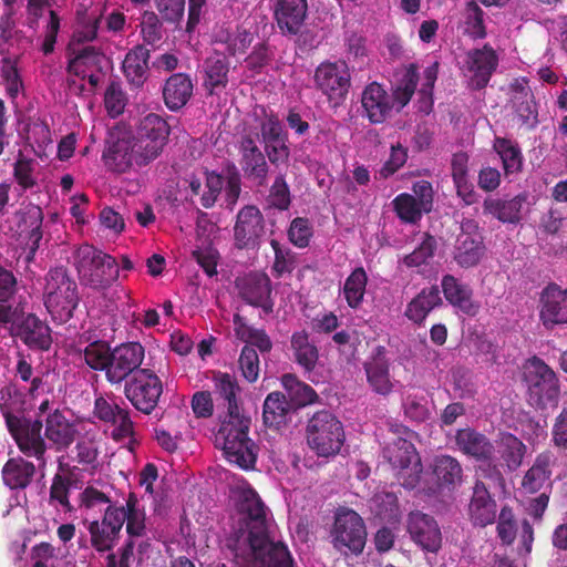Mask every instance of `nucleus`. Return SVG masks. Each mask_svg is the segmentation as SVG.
Instances as JSON below:
<instances>
[{"label": "nucleus", "mask_w": 567, "mask_h": 567, "mask_svg": "<svg viewBox=\"0 0 567 567\" xmlns=\"http://www.w3.org/2000/svg\"><path fill=\"white\" fill-rule=\"evenodd\" d=\"M76 430L58 409L45 417V437L56 445L58 450L66 449L75 439Z\"/></svg>", "instance_id": "nucleus-38"}, {"label": "nucleus", "mask_w": 567, "mask_h": 567, "mask_svg": "<svg viewBox=\"0 0 567 567\" xmlns=\"http://www.w3.org/2000/svg\"><path fill=\"white\" fill-rule=\"evenodd\" d=\"M457 449L466 456L478 460L491 458L495 449L491 440L472 427L460 429L455 434Z\"/></svg>", "instance_id": "nucleus-28"}, {"label": "nucleus", "mask_w": 567, "mask_h": 567, "mask_svg": "<svg viewBox=\"0 0 567 567\" xmlns=\"http://www.w3.org/2000/svg\"><path fill=\"white\" fill-rule=\"evenodd\" d=\"M368 284V275L363 267H357L346 279L343 296L348 306L357 309L361 306Z\"/></svg>", "instance_id": "nucleus-49"}, {"label": "nucleus", "mask_w": 567, "mask_h": 567, "mask_svg": "<svg viewBox=\"0 0 567 567\" xmlns=\"http://www.w3.org/2000/svg\"><path fill=\"white\" fill-rule=\"evenodd\" d=\"M4 420L19 450L28 457H35L41 466H45L47 444L41 433L43 429L42 420L19 417L10 411H4Z\"/></svg>", "instance_id": "nucleus-7"}, {"label": "nucleus", "mask_w": 567, "mask_h": 567, "mask_svg": "<svg viewBox=\"0 0 567 567\" xmlns=\"http://www.w3.org/2000/svg\"><path fill=\"white\" fill-rule=\"evenodd\" d=\"M220 425L218 431L221 433H230L233 430H241L249 431L251 419L248 414H246L244 406H237L236 409L225 410L223 414L219 415Z\"/></svg>", "instance_id": "nucleus-58"}, {"label": "nucleus", "mask_w": 567, "mask_h": 567, "mask_svg": "<svg viewBox=\"0 0 567 567\" xmlns=\"http://www.w3.org/2000/svg\"><path fill=\"white\" fill-rule=\"evenodd\" d=\"M150 50L144 44H136L125 55L122 63L124 76L135 87L142 86L148 75Z\"/></svg>", "instance_id": "nucleus-34"}, {"label": "nucleus", "mask_w": 567, "mask_h": 567, "mask_svg": "<svg viewBox=\"0 0 567 567\" xmlns=\"http://www.w3.org/2000/svg\"><path fill=\"white\" fill-rule=\"evenodd\" d=\"M498 55L492 45L484 44L466 53L465 69L468 73V87L480 91L487 86L498 66Z\"/></svg>", "instance_id": "nucleus-15"}, {"label": "nucleus", "mask_w": 567, "mask_h": 567, "mask_svg": "<svg viewBox=\"0 0 567 567\" xmlns=\"http://www.w3.org/2000/svg\"><path fill=\"white\" fill-rule=\"evenodd\" d=\"M34 474V464L22 457L8 460L2 468L3 482L11 489L25 488Z\"/></svg>", "instance_id": "nucleus-41"}, {"label": "nucleus", "mask_w": 567, "mask_h": 567, "mask_svg": "<svg viewBox=\"0 0 567 567\" xmlns=\"http://www.w3.org/2000/svg\"><path fill=\"white\" fill-rule=\"evenodd\" d=\"M471 229L476 230L477 225L474 220H466L456 238L454 260L463 268L476 266L485 251L482 235L478 231L471 233Z\"/></svg>", "instance_id": "nucleus-21"}, {"label": "nucleus", "mask_w": 567, "mask_h": 567, "mask_svg": "<svg viewBox=\"0 0 567 567\" xmlns=\"http://www.w3.org/2000/svg\"><path fill=\"white\" fill-rule=\"evenodd\" d=\"M105 164L112 169L123 173L135 164L132 140H117L103 152Z\"/></svg>", "instance_id": "nucleus-45"}, {"label": "nucleus", "mask_w": 567, "mask_h": 567, "mask_svg": "<svg viewBox=\"0 0 567 567\" xmlns=\"http://www.w3.org/2000/svg\"><path fill=\"white\" fill-rule=\"evenodd\" d=\"M408 532L412 540L423 550L437 553L442 545V533L435 518L420 511L408 517Z\"/></svg>", "instance_id": "nucleus-19"}, {"label": "nucleus", "mask_w": 567, "mask_h": 567, "mask_svg": "<svg viewBox=\"0 0 567 567\" xmlns=\"http://www.w3.org/2000/svg\"><path fill=\"white\" fill-rule=\"evenodd\" d=\"M73 265L81 282L92 289H104L118 277L116 259L89 244L75 249Z\"/></svg>", "instance_id": "nucleus-3"}, {"label": "nucleus", "mask_w": 567, "mask_h": 567, "mask_svg": "<svg viewBox=\"0 0 567 567\" xmlns=\"http://www.w3.org/2000/svg\"><path fill=\"white\" fill-rule=\"evenodd\" d=\"M61 478V474L56 473L50 486L49 502L51 505H59L65 513H72L74 511L73 505L70 503V487Z\"/></svg>", "instance_id": "nucleus-63"}, {"label": "nucleus", "mask_w": 567, "mask_h": 567, "mask_svg": "<svg viewBox=\"0 0 567 567\" xmlns=\"http://www.w3.org/2000/svg\"><path fill=\"white\" fill-rule=\"evenodd\" d=\"M312 237V227L308 218L296 217L288 229V238L298 248H306Z\"/></svg>", "instance_id": "nucleus-62"}, {"label": "nucleus", "mask_w": 567, "mask_h": 567, "mask_svg": "<svg viewBox=\"0 0 567 567\" xmlns=\"http://www.w3.org/2000/svg\"><path fill=\"white\" fill-rule=\"evenodd\" d=\"M145 348L140 342H125L113 348L105 380L111 385H120L142 371Z\"/></svg>", "instance_id": "nucleus-10"}, {"label": "nucleus", "mask_w": 567, "mask_h": 567, "mask_svg": "<svg viewBox=\"0 0 567 567\" xmlns=\"http://www.w3.org/2000/svg\"><path fill=\"white\" fill-rule=\"evenodd\" d=\"M122 528L123 518L114 509V505L110 504L104 512L102 520H93L87 526L92 547L99 553L112 550Z\"/></svg>", "instance_id": "nucleus-18"}, {"label": "nucleus", "mask_w": 567, "mask_h": 567, "mask_svg": "<svg viewBox=\"0 0 567 567\" xmlns=\"http://www.w3.org/2000/svg\"><path fill=\"white\" fill-rule=\"evenodd\" d=\"M136 134L165 145L169 135V126L163 117L150 113L141 120Z\"/></svg>", "instance_id": "nucleus-50"}, {"label": "nucleus", "mask_w": 567, "mask_h": 567, "mask_svg": "<svg viewBox=\"0 0 567 567\" xmlns=\"http://www.w3.org/2000/svg\"><path fill=\"white\" fill-rule=\"evenodd\" d=\"M528 403L536 409L556 406L560 386L555 371L542 359L533 357L524 370Z\"/></svg>", "instance_id": "nucleus-5"}, {"label": "nucleus", "mask_w": 567, "mask_h": 567, "mask_svg": "<svg viewBox=\"0 0 567 567\" xmlns=\"http://www.w3.org/2000/svg\"><path fill=\"white\" fill-rule=\"evenodd\" d=\"M295 362L306 372H312L319 361V349L306 330L295 331L290 339Z\"/></svg>", "instance_id": "nucleus-39"}, {"label": "nucleus", "mask_w": 567, "mask_h": 567, "mask_svg": "<svg viewBox=\"0 0 567 567\" xmlns=\"http://www.w3.org/2000/svg\"><path fill=\"white\" fill-rule=\"evenodd\" d=\"M556 457L553 452L544 451L538 454L534 464L525 473L520 488L526 494L538 493L545 485H550L551 466L555 464Z\"/></svg>", "instance_id": "nucleus-30"}, {"label": "nucleus", "mask_w": 567, "mask_h": 567, "mask_svg": "<svg viewBox=\"0 0 567 567\" xmlns=\"http://www.w3.org/2000/svg\"><path fill=\"white\" fill-rule=\"evenodd\" d=\"M260 135L264 144L288 138V133L285 131L281 121L272 112L266 114L265 120L260 123Z\"/></svg>", "instance_id": "nucleus-64"}, {"label": "nucleus", "mask_w": 567, "mask_h": 567, "mask_svg": "<svg viewBox=\"0 0 567 567\" xmlns=\"http://www.w3.org/2000/svg\"><path fill=\"white\" fill-rule=\"evenodd\" d=\"M393 209L398 217L409 224H415L421 220L423 210L416 198L409 193H401L392 200Z\"/></svg>", "instance_id": "nucleus-52"}, {"label": "nucleus", "mask_w": 567, "mask_h": 567, "mask_svg": "<svg viewBox=\"0 0 567 567\" xmlns=\"http://www.w3.org/2000/svg\"><path fill=\"white\" fill-rule=\"evenodd\" d=\"M539 307V318L546 328L567 324V289L549 284L540 293Z\"/></svg>", "instance_id": "nucleus-22"}, {"label": "nucleus", "mask_w": 567, "mask_h": 567, "mask_svg": "<svg viewBox=\"0 0 567 567\" xmlns=\"http://www.w3.org/2000/svg\"><path fill=\"white\" fill-rule=\"evenodd\" d=\"M331 537L337 549L347 548L352 554H361L367 542V529L362 517L350 508L338 509Z\"/></svg>", "instance_id": "nucleus-8"}, {"label": "nucleus", "mask_w": 567, "mask_h": 567, "mask_svg": "<svg viewBox=\"0 0 567 567\" xmlns=\"http://www.w3.org/2000/svg\"><path fill=\"white\" fill-rule=\"evenodd\" d=\"M282 384L289 393V402L292 404L293 411L319 401L318 393L313 388L305 382L297 380L292 374L282 377Z\"/></svg>", "instance_id": "nucleus-46"}, {"label": "nucleus", "mask_w": 567, "mask_h": 567, "mask_svg": "<svg viewBox=\"0 0 567 567\" xmlns=\"http://www.w3.org/2000/svg\"><path fill=\"white\" fill-rule=\"evenodd\" d=\"M11 336L20 339L29 349L48 351L52 344L51 329L34 313H21L10 328Z\"/></svg>", "instance_id": "nucleus-16"}, {"label": "nucleus", "mask_w": 567, "mask_h": 567, "mask_svg": "<svg viewBox=\"0 0 567 567\" xmlns=\"http://www.w3.org/2000/svg\"><path fill=\"white\" fill-rule=\"evenodd\" d=\"M316 87L324 94L331 107L337 109L347 97L350 73L344 62L321 63L315 71Z\"/></svg>", "instance_id": "nucleus-11"}, {"label": "nucleus", "mask_w": 567, "mask_h": 567, "mask_svg": "<svg viewBox=\"0 0 567 567\" xmlns=\"http://www.w3.org/2000/svg\"><path fill=\"white\" fill-rule=\"evenodd\" d=\"M441 286L449 303L467 316L477 315L480 305L473 301V290L470 286L461 284L452 275L443 276Z\"/></svg>", "instance_id": "nucleus-31"}, {"label": "nucleus", "mask_w": 567, "mask_h": 567, "mask_svg": "<svg viewBox=\"0 0 567 567\" xmlns=\"http://www.w3.org/2000/svg\"><path fill=\"white\" fill-rule=\"evenodd\" d=\"M248 434L249 431L241 427L228 434L221 431L216 433V443L221 446L226 458L245 471L255 467L258 455V446Z\"/></svg>", "instance_id": "nucleus-12"}, {"label": "nucleus", "mask_w": 567, "mask_h": 567, "mask_svg": "<svg viewBox=\"0 0 567 567\" xmlns=\"http://www.w3.org/2000/svg\"><path fill=\"white\" fill-rule=\"evenodd\" d=\"M292 411V404L282 392H270L262 405L264 424L269 429L280 430L287 425Z\"/></svg>", "instance_id": "nucleus-35"}, {"label": "nucleus", "mask_w": 567, "mask_h": 567, "mask_svg": "<svg viewBox=\"0 0 567 567\" xmlns=\"http://www.w3.org/2000/svg\"><path fill=\"white\" fill-rule=\"evenodd\" d=\"M126 523V533L130 537H142L145 534V512L140 507V501L135 493H130L125 505L114 506Z\"/></svg>", "instance_id": "nucleus-42"}, {"label": "nucleus", "mask_w": 567, "mask_h": 567, "mask_svg": "<svg viewBox=\"0 0 567 567\" xmlns=\"http://www.w3.org/2000/svg\"><path fill=\"white\" fill-rule=\"evenodd\" d=\"M437 248V241L434 236L425 233L421 244L403 259L406 267H420L427 265L429 261L434 257Z\"/></svg>", "instance_id": "nucleus-57"}, {"label": "nucleus", "mask_w": 567, "mask_h": 567, "mask_svg": "<svg viewBox=\"0 0 567 567\" xmlns=\"http://www.w3.org/2000/svg\"><path fill=\"white\" fill-rule=\"evenodd\" d=\"M367 381L371 390L379 395L388 396L394 383L390 375V362L385 357V348H375L372 358L364 363Z\"/></svg>", "instance_id": "nucleus-25"}, {"label": "nucleus", "mask_w": 567, "mask_h": 567, "mask_svg": "<svg viewBox=\"0 0 567 567\" xmlns=\"http://www.w3.org/2000/svg\"><path fill=\"white\" fill-rule=\"evenodd\" d=\"M163 393V383L151 369H143L125 382L124 395L131 404L144 414H151Z\"/></svg>", "instance_id": "nucleus-9"}, {"label": "nucleus", "mask_w": 567, "mask_h": 567, "mask_svg": "<svg viewBox=\"0 0 567 567\" xmlns=\"http://www.w3.org/2000/svg\"><path fill=\"white\" fill-rule=\"evenodd\" d=\"M308 14L307 0H277L274 16L284 35H297Z\"/></svg>", "instance_id": "nucleus-23"}, {"label": "nucleus", "mask_w": 567, "mask_h": 567, "mask_svg": "<svg viewBox=\"0 0 567 567\" xmlns=\"http://www.w3.org/2000/svg\"><path fill=\"white\" fill-rule=\"evenodd\" d=\"M402 408L405 417L411 422L422 423L430 419L427 399L423 393L406 392L402 398Z\"/></svg>", "instance_id": "nucleus-51"}, {"label": "nucleus", "mask_w": 567, "mask_h": 567, "mask_svg": "<svg viewBox=\"0 0 567 567\" xmlns=\"http://www.w3.org/2000/svg\"><path fill=\"white\" fill-rule=\"evenodd\" d=\"M526 200L525 194H518L511 198L486 197L483 202V214L503 224L517 225L523 218L522 210Z\"/></svg>", "instance_id": "nucleus-26"}, {"label": "nucleus", "mask_w": 567, "mask_h": 567, "mask_svg": "<svg viewBox=\"0 0 567 567\" xmlns=\"http://www.w3.org/2000/svg\"><path fill=\"white\" fill-rule=\"evenodd\" d=\"M497 506L487 487L477 481L473 487V495L468 505V515L474 525L487 526L496 518Z\"/></svg>", "instance_id": "nucleus-29"}, {"label": "nucleus", "mask_w": 567, "mask_h": 567, "mask_svg": "<svg viewBox=\"0 0 567 567\" xmlns=\"http://www.w3.org/2000/svg\"><path fill=\"white\" fill-rule=\"evenodd\" d=\"M275 252V260L271 267L272 275L281 278L284 274H291L297 267V255L289 247L282 246L277 239L270 240Z\"/></svg>", "instance_id": "nucleus-53"}, {"label": "nucleus", "mask_w": 567, "mask_h": 567, "mask_svg": "<svg viewBox=\"0 0 567 567\" xmlns=\"http://www.w3.org/2000/svg\"><path fill=\"white\" fill-rule=\"evenodd\" d=\"M265 234V218L258 207L244 206L234 226V245L238 249H256Z\"/></svg>", "instance_id": "nucleus-14"}, {"label": "nucleus", "mask_w": 567, "mask_h": 567, "mask_svg": "<svg viewBox=\"0 0 567 567\" xmlns=\"http://www.w3.org/2000/svg\"><path fill=\"white\" fill-rule=\"evenodd\" d=\"M193 95V82L185 73H174L165 82L163 99L171 111L182 109Z\"/></svg>", "instance_id": "nucleus-36"}, {"label": "nucleus", "mask_w": 567, "mask_h": 567, "mask_svg": "<svg viewBox=\"0 0 567 567\" xmlns=\"http://www.w3.org/2000/svg\"><path fill=\"white\" fill-rule=\"evenodd\" d=\"M239 297L249 306L261 308L266 315L274 311L270 278L264 272H250L235 281Z\"/></svg>", "instance_id": "nucleus-17"}, {"label": "nucleus", "mask_w": 567, "mask_h": 567, "mask_svg": "<svg viewBox=\"0 0 567 567\" xmlns=\"http://www.w3.org/2000/svg\"><path fill=\"white\" fill-rule=\"evenodd\" d=\"M204 86L214 94L216 90H224L228 83L229 61L225 53L215 51L205 59L204 64Z\"/></svg>", "instance_id": "nucleus-37"}, {"label": "nucleus", "mask_w": 567, "mask_h": 567, "mask_svg": "<svg viewBox=\"0 0 567 567\" xmlns=\"http://www.w3.org/2000/svg\"><path fill=\"white\" fill-rule=\"evenodd\" d=\"M212 382L218 406L228 410L243 405L241 388L235 375L228 372L213 371Z\"/></svg>", "instance_id": "nucleus-32"}, {"label": "nucleus", "mask_w": 567, "mask_h": 567, "mask_svg": "<svg viewBox=\"0 0 567 567\" xmlns=\"http://www.w3.org/2000/svg\"><path fill=\"white\" fill-rule=\"evenodd\" d=\"M133 156L137 166H145L159 156L164 144L137 135L132 140Z\"/></svg>", "instance_id": "nucleus-54"}, {"label": "nucleus", "mask_w": 567, "mask_h": 567, "mask_svg": "<svg viewBox=\"0 0 567 567\" xmlns=\"http://www.w3.org/2000/svg\"><path fill=\"white\" fill-rule=\"evenodd\" d=\"M80 352L90 369L93 371L104 372V377H106V370L109 369L113 352V348H111L107 341H92L80 350Z\"/></svg>", "instance_id": "nucleus-47"}, {"label": "nucleus", "mask_w": 567, "mask_h": 567, "mask_svg": "<svg viewBox=\"0 0 567 567\" xmlns=\"http://www.w3.org/2000/svg\"><path fill=\"white\" fill-rule=\"evenodd\" d=\"M105 55L92 45L81 49L73 59L69 61L68 71L76 76H86V71L101 72Z\"/></svg>", "instance_id": "nucleus-44"}, {"label": "nucleus", "mask_w": 567, "mask_h": 567, "mask_svg": "<svg viewBox=\"0 0 567 567\" xmlns=\"http://www.w3.org/2000/svg\"><path fill=\"white\" fill-rule=\"evenodd\" d=\"M431 471L439 488L454 491L462 483L461 463L451 455H436L431 463Z\"/></svg>", "instance_id": "nucleus-33"}, {"label": "nucleus", "mask_w": 567, "mask_h": 567, "mask_svg": "<svg viewBox=\"0 0 567 567\" xmlns=\"http://www.w3.org/2000/svg\"><path fill=\"white\" fill-rule=\"evenodd\" d=\"M512 109L522 125L533 128L537 124V109L534 94L525 78L515 79L511 85Z\"/></svg>", "instance_id": "nucleus-24"}, {"label": "nucleus", "mask_w": 567, "mask_h": 567, "mask_svg": "<svg viewBox=\"0 0 567 567\" xmlns=\"http://www.w3.org/2000/svg\"><path fill=\"white\" fill-rule=\"evenodd\" d=\"M526 445L515 435L505 433L499 442V455L508 472L516 471L523 463Z\"/></svg>", "instance_id": "nucleus-48"}, {"label": "nucleus", "mask_w": 567, "mask_h": 567, "mask_svg": "<svg viewBox=\"0 0 567 567\" xmlns=\"http://www.w3.org/2000/svg\"><path fill=\"white\" fill-rule=\"evenodd\" d=\"M493 148L502 159L505 175H512L522 171L524 157L517 142L496 136Z\"/></svg>", "instance_id": "nucleus-43"}, {"label": "nucleus", "mask_w": 567, "mask_h": 567, "mask_svg": "<svg viewBox=\"0 0 567 567\" xmlns=\"http://www.w3.org/2000/svg\"><path fill=\"white\" fill-rule=\"evenodd\" d=\"M238 364L241 375L246 381L249 383L257 381L260 372V362L256 349L250 346H244L239 355Z\"/></svg>", "instance_id": "nucleus-60"}, {"label": "nucleus", "mask_w": 567, "mask_h": 567, "mask_svg": "<svg viewBox=\"0 0 567 567\" xmlns=\"http://www.w3.org/2000/svg\"><path fill=\"white\" fill-rule=\"evenodd\" d=\"M464 32L471 38L484 39L486 37L484 11L475 1L466 3L464 11Z\"/></svg>", "instance_id": "nucleus-56"}, {"label": "nucleus", "mask_w": 567, "mask_h": 567, "mask_svg": "<svg viewBox=\"0 0 567 567\" xmlns=\"http://www.w3.org/2000/svg\"><path fill=\"white\" fill-rule=\"evenodd\" d=\"M306 440L319 457H330L341 451L346 433L341 421L332 412L321 410L308 420Z\"/></svg>", "instance_id": "nucleus-4"}, {"label": "nucleus", "mask_w": 567, "mask_h": 567, "mask_svg": "<svg viewBox=\"0 0 567 567\" xmlns=\"http://www.w3.org/2000/svg\"><path fill=\"white\" fill-rule=\"evenodd\" d=\"M266 202L270 208L281 212L289 209L291 205V194L284 174H278L275 177V181L269 188Z\"/></svg>", "instance_id": "nucleus-55"}, {"label": "nucleus", "mask_w": 567, "mask_h": 567, "mask_svg": "<svg viewBox=\"0 0 567 567\" xmlns=\"http://www.w3.org/2000/svg\"><path fill=\"white\" fill-rule=\"evenodd\" d=\"M235 507L240 516V530L245 528L247 532L246 540L254 558L252 567H293L287 546L270 539L266 506L252 487L236 491Z\"/></svg>", "instance_id": "nucleus-1"}, {"label": "nucleus", "mask_w": 567, "mask_h": 567, "mask_svg": "<svg viewBox=\"0 0 567 567\" xmlns=\"http://www.w3.org/2000/svg\"><path fill=\"white\" fill-rule=\"evenodd\" d=\"M361 105L372 124L384 123L393 109L391 95L378 82L365 86L361 96Z\"/></svg>", "instance_id": "nucleus-27"}, {"label": "nucleus", "mask_w": 567, "mask_h": 567, "mask_svg": "<svg viewBox=\"0 0 567 567\" xmlns=\"http://www.w3.org/2000/svg\"><path fill=\"white\" fill-rule=\"evenodd\" d=\"M417 79L419 75L415 69L411 66L404 74L401 83L394 90L393 95H391L392 103L396 102L400 105V109L404 107L415 92Z\"/></svg>", "instance_id": "nucleus-61"}, {"label": "nucleus", "mask_w": 567, "mask_h": 567, "mask_svg": "<svg viewBox=\"0 0 567 567\" xmlns=\"http://www.w3.org/2000/svg\"><path fill=\"white\" fill-rule=\"evenodd\" d=\"M258 134L245 133L238 141L239 165L244 176L257 186H266L269 165L257 144Z\"/></svg>", "instance_id": "nucleus-13"}, {"label": "nucleus", "mask_w": 567, "mask_h": 567, "mask_svg": "<svg viewBox=\"0 0 567 567\" xmlns=\"http://www.w3.org/2000/svg\"><path fill=\"white\" fill-rule=\"evenodd\" d=\"M143 44L157 48L163 38L162 22L154 12L146 11L141 22Z\"/></svg>", "instance_id": "nucleus-59"}, {"label": "nucleus", "mask_w": 567, "mask_h": 567, "mask_svg": "<svg viewBox=\"0 0 567 567\" xmlns=\"http://www.w3.org/2000/svg\"><path fill=\"white\" fill-rule=\"evenodd\" d=\"M80 302L79 287L69 270L51 268L44 276L43 303L53 321L66 323Z\"/></svg>", "instance_id": "nucleus-2"}, {"label": "nucleus", "mask_w": 567, "mask_h": 567, "mask_svg": "<svg viewBox=\"0 0 567 567\" xmlns=\"http://www.w3.org/2000/svg\"><path fill=\"white\" fill-rule=\"evenodd\" d=\"M20 237L25 240L28 249L25 261L31 262L43 237V212L40 206L29 204L16 213Z\"/></svg>", "instance_id": "nucleus-20"}, {"label": "nucleus", "mask_w": 567, "mask_h": 567, "mask_svg": "<svg viewBox=\"0 0 567 567\" xmlns=\"http://www.w3.org/2000/svg\"><path fill=\"white\" fill-rule=\"evenodd\" d=\"M382 454L395 471L400 485L406 489H413L419 484L423 467L421 457L411 441L396 437L383 447Z\"/></svg>", "instance_id": "nucleus-6"}, {"label": "nucleus", "mask_w": 567, "mask_h": 567, "mask_svg": "<svg viewBox=\"0 0 567 567\" xmlns=\"http://www.w3.org/2000/svg\"><path fill=\"white\" fill-rule=\"evenodd\" d=\"M442 303L437 286L423 288L406 306L405 316L416 324H421L427 315Z\"/></svg>", "instance_id": "nucleus-40"}]
</instances>
